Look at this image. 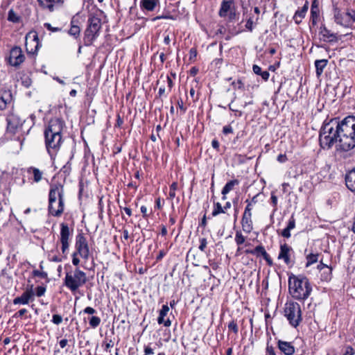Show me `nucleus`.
<instances>
[{
	"instance_id": "58",
	"label": "nucleus",
	"mask_w": 355,
	"mask_h": 355,
	"mask_svg": "<svg viewBox=\"0 0 355 355\" xmlns=\"http://www.w3.org/2000/svg\"><path fill=\"white\" fill-rule=\"evenodd\" d=\"M27 312V310L26 309H20L19 311H17L14 317H21Z\"/></svg>"
},
{
	"instance_id": "9",
	"label": "nucleus",
	"mask_w": 355,
	"mask_h": 355,
	"mask_svg": "<svg viewBox=\"0 0 355 355\" xmlns=\"http://www.w3.org/2000/svg\"><path fill=\"white\" fill-rule=\"evenodd\" d=\"M334 16L335 22L346 28L355 27V10L347 9L342 12L337 8L334 9Z\"/></svg>"
},
{
	"instance_id": "34",
	"label": "nucleus",
	"mask_w": 355,
	"mask_h": 355,
	"mask_svg": "<svg viewBox=\"0 0 355 355\" xmlns=\"http://www.w3.org/2000/svg\"><path fill=\"white\" fill-rule=\"evenodd\" d=\"M225 213V210L223 207H222L220 202H216L214 204V210L212 211V216H216L219 214Z\"/></svg>"
},
{
	"instance_id": "39",
	"label": "nucleus",
	"mask_w": 355,
	"mask_h": 355,
	"mask_svg": "<svg viewBox=\"0 0 355 355\" xmlns=\"http://www.w3.org/2000/svg\"><path fill=\"white\" fill-rule=\"evenodd\" d=\"M178 189V183L173 182L170 186V191L168 193V198L173 199L175 197V191Z\"/></svg>"
},
{
	"instance_id": "8",
	"label": "nucleus",
	"mask_w": 355,
	"mask_h": 355,
	"mask_svg": "<svg viewBox=\"0 0 355 355\" xmlns=\"http://www.w3.org/2000/svg\"><path fill=\"white\" fill-rule=\"evenodd\" d=\"M284 315L292 327H297L302 320L300 305L296 302H287L285 304Z\"/></svg>"
},
{
	"instance_id": "18",
	"label": "nucleus",
	"mask_w": 355,
	"mask_h": 355,
	"mask_svg": "<svg viewBox=\"0 0 355 355\" xmlns=\"http://www.w3.org/2000/svg\"><path fill=\"white\" fill-rule=\"evenodd\" d=\"M293 252V249L286 243L281 244L280 251L278 255L279 259H283L284 263L288 265L291 263V253Z\"/></svg>"
},
{
	"instance_id": "30",
	"label": "nucleus",
	"mask_w": 355,
	"mask_h": 355,
	"mask_svg": "<svg viewBox=\"0 0 355 355\" xmlns=\"http://www.w3.org/2000/svg\"><path fill=\"white\" fill-rule=\"evenodd\" d=\"M239 181L238 180H230L226 183L222 189V195H227L229 192L233 190L234 186L239 185Z\"/></svg>"
},
{
	"instance_id": "36",
	"label": "nucleus",
	"mask_w": 355,
	"mask_h": 355,
	"mask_svg": "<svg viewBox=\"0 0 355 355\" xmlns=\"http://www.w3.org/2000/svg\"><path fill=\"white\" fill-rule=\"evenodd\" d=\"M101 318L98 316H92L91 317V318L89 319V325L92 327V328H96L97 327L100 323H101Z\"/></svg>"
},
{
	"instance_id": "45",
	"label": "nucleus",
	"mask_w": 355,
	"mask_h": 355,
	"mask_svg": "<svg viewBox=\"0 0 355 355\" xmlns=\"http://www.w3.org/2000/svg\"><path fill=\"white\" fill-rule=\"evenodd\" d=\"M232 85L234 87L235 89H243L244 84L241 80H237V81H234Z\"/></svg>"
},
{
	"instance_id": "59",
	"label": "nucleus",
	"mask_w": 355,
	"mask_h": 355,
	"mask_svg": "<svg viewBox=\"0 0 355 355\" xmlns=\"http://www.w3.org/2000/svg\"><path fill=\"white\" fill-rule=\"evenodd\" d=\"M267 355H276L274 348L272 346H267L266 347Z\"/></svg>"
},
{
	"instance_id": "7",
	"label": "nucleus",
	"mask_w": 355,
	"mask_h": 355,
	"mask_svg": "<svg viewBox=\"0 0 355 355\" xmlns=\"http://www.w3.org/2000/svg\"><path fill=\"white\" fill-rule=\"evenodd\" d=\"M87 278L86 273L79 268H76L74 271L67 272L64 278V285L72 292L78 290V288L87 282Z\"/></svg>"
},
{
	"instance_id": "28",
	"label": "nucleus",
	"mask_w": 355,
	"mask_h": 355,
	"mask_svg": "<svg viewBox=\"0 0 355 355\" xmlns=\"http://www.w3.org/2000/svg\"><path fill=\"white\" fill-rule=\"evenodd\" d=\"M158 3H159L158 0H141V7L148 11H153Z\"/></svg>"
},
{
	"instance_id": "31",
	"label": "nucleus",
	"mask_w": 355,
	"mask_h": 355,
	"mask_svg": "<svg viewBox=\"0 0 355 355\" xmlns=\"http://www.w3.org/2000/svg\"><path fill=\"white\" fill-rule=\"evenodd\" d=\"M252 70L255 74L261 76V78L265 81L268 80L269 76H270V73L268 71H262L261 68L257 64H254L252 66Z\"/></svg>"
},
{
	"instance_id": "3",
	"label": "nucleus",
	"mask_w": 355,
	"mask_h": 355,
	"mask_svg": "<svg viewBox=\"0 0 355 355\" xmlns=\"http://www.w3.org/2000/svg\"><path fill=\"white\" fill-rule=\"evenodd\" d=\"M338 150L348 151L355 147V116H348L340 121Z\"/></svg>"
},
{
	"instance_id": "33",
	"label": "nucleus",
	"mask_w": 355,
	"mask_h": 355,
	"mask_svg": "<svg viewBox=\"0 0 355 355\" xmlns=\"http://www.w3.org/2000/svg\"><path fill=\"white\" fill-rule=\"evenodd\" d=\"M318 254H309L306 256V266L309 267V266L316 263L318 260Z\"/></svg>"
},
{
	"instance_id": "38",
	"label": "nucleus",
	"mask_w": 355,
	"mask_h": 355,
	"mask_svg": "<svg viewBox=\"0 0 355 355\" xmlns=\"http://www.w3.org/2000/svg\"><path fill=\"white\" fill-rule=\"evenodd\" d=\"M259 19V17H257L256 18V21H254L252 18L250 17L246 21V24H245V28L250 31V32L252 31L253 28H254V24H256L257 21Z\"/></svg>"
},
{
	"instance_id": "27",
	"label": "nucleus",
	"mask_w": 355,
	"mask_h": 355,
	"mask_svg": "<svg viewBox=\"0 0 355 355\" xmlns=\"http://www.w3.org/2000/svg\"><path fill=\"white\" fill-rule=\"evenodd\" d=\"M295 227V220L292 216L289 220L287 227L284 229L281 233L282 236L284 238L288 239L291 237V230H293Z\"/></svg>"
},
{
	"instance_id": "64",
	"label": "nucleus",
	"mask_w": 355,
	"mask_h": 355,
	"mask_svg": "<svg viewBox=\"0 0 355 355\" xmlns=\"http://www.w3.org/2000/svg\"><path fill=\"white\" fill-rule=\"evenodd\" d=\"M113 346H114L113 341L112 340H110L109 342L106 343L105 349L106 351H108L110 348L113 347Z\"/></svg>"
},
{
	"instance_id": "60",
	"label": "nucleus",
	"mask_w": 355,
	"mask_h": 355,
	"mask_svg": "<svg viewBox=\"0 0 355 355\" xmlns=\"http://www.w3.org/2000/svg\"><path fill=\"white\" fill-rule=\"evenodd\" d=\"M277 161L284 163L287 160V157L286 155L280 154L277 156Z\"/></svg>"
},
{
	"instance_id": "57",
	"label": "nucleus",
	"mask_w": 355,
	"mask_h": 355,
	"mask_svg": "<svg viewBox=\"0 0 355 355\" xmlns=\"http://www.w3.org/2000/svg\"><path fill=\"white\" fill-rule=\"evenodd\" d=\"M166 80L168 84V91L170 92L171 90L172 87H173V82L169 76L166 77Z\"/></svg>"
},
{
	"instance_id": "11",
	"label": "nucleus",
	"mask_w": 355,
	"mask_h": 355,
	"mask_svg": "<svg viewBox=\"0 0 355 355\" xmlns=\"http://www.w3.org/2000/svg\"><path fill=\"white\" fill-rule=\"evenodd\" d=\"M25 46L28 54H35L41 46L37 33L35 31H30L25 37Z\"/></svg>"
},
{
	"instance_id": "21",
	"label": "nucleus",
	"mask_w": 355,
	"mask_h": 355,
	"mask_svg": "<svg viewBox=\"0 0 355 355\" xmlns=\"http://www.w3.org/2000/svg\"><path fill=\"white\" fill-rule=\"evenodd\" d=\"M320 34L322 35L324 42H336L339 40L336 34L331 33L326 27L320 28Z\"/></svg>"
},
{
	"instance_id": "37",
	"label": "nucleus",
	"mask_w": 355,
	"mask_h": 355,
	"mask_svg": "<svg viewBox=\"0 0 355 355\" xmlns=\"http://www.w3.org/2000/svg\"><path fill=\"white\" fill-rule=\"evenodd\" d=\"M32 170L33 173L34 181L36 182H40L42 178V173L37 168H33Z\"/></svg>"
},
{
	"instance_id": "40",
	"label": "nucleus",
	"mask_w": 355,
	"mask_h": 355,
	"mask_svg": "<svg viewBox=\"0 0 355 355\" xmlns=\"http://www.w3.org/2000/svg\"><path fill=\"white\" fill-rule=\"evenodd\" d=\"M8 19L10 21L16 23L19 21V17L17 15V14L12 10H10L8 12Z\"/></svg>"
},
{
	"instance_id": "32",
	"label": "nucleus",
	"mask_w": 355,
	"mask_h": 355,
	"mask_svg": "<svg viewBox=\"0 0 355 355\" xmlns=\"http://www.w3.org/2000/svg\"><path fill=\"white\" fill-rule=\"evenodd\" d=\"M80 26H71L68 33L75 39H78L80 37Z\"/></svg>"
},
{
	"instance_id": "41",
	"label": "nucleus",
	"mask_w": 355,
	"mask_h": 355,
	"mask_svg": "<svg viewBox=\"0 0 355 355\" xmlns=\"http://www.w3.org/2000/svg\"><path fill=\"white\" fill-rule=\"evenodd\" d=\"M259 196V193L255 195L251 200H245V202L247 204V206H250V207H253L254 205H256L258 202L257 198Z\"/></svg>"
},
{
	"instance_id": "29",
	"label": "nucleus",
	"mask_w": 355,
	"mask_h": 355,
	"mask_svg": "<svg viewBox=\"0 0 355 355\" xmlns=\"http://www.w3.org/2000/svg\"><path fill=\"white\" fill-rule=\"evenodd\" d=\"M328 60L326 59L317 60L315 61V67L316 70V74L318 76H320L324 68L327 66Z\"/></svg>"
},
{
	"instance_id": "49",
	"label": "nucleus",
	"mask_w": 355,
	"mask_h": 355,
	"mask_svg": "<svg viewBox=\"0 0 355 355\" xmlns=\"http://www.w3.org/2000/svg\"><path fill=\"white\" fill-rule=\"evenodd\" d=\"M44 27L46 28L49 31L52 32H58L60 31V28L58 27H53L49 23H45L44 24Z\"/></svg>"
},
{
	"instance_id": "63",
	"label": "nucleus",
	"mask_w": 355,
	"mask_h": 355,
	"mask_svg": "<svg viewBox=\"0 0 355 355\" xmlns=\"http://www.w3.org/2000/svg\"><path fill=\"white\" fill-rule=\"evenodd\" d=\"M211 146L214 149L218 150V149H219V142L216 139L212 140V141H211Z\"/></svg>"
},
{
	"instance_id": "22",
	"label": "nucleus",
	"mask_w": 355,
	"mask_h": 355,
	"mask_svg": "<svg viewBox=\"0 0 355 355\" xmlns=\"http://www.w3.org/2000/svg\"><path fill=\"white\" fill-rule=\"evenodd\" d=\"M234 4V0H223L219 10L218 15L221 17H227L228 13L232 11Z\"/></svg>"
},
{
	"instance_id": "53",
	"label": "nucleus",
	"mask_w": 355,
	"mask_h": 355,
	"mask_svg": "<svg viewBox=\"0 0 355 355\" xmlns=\"http://www.w3.org/2000/svg\"><path fill=\"white\" fill-rule=\"evenodd\" d=\"M270 200H271V202L272 204V206L275 208L274 209L275 211L277 209V196L273 193L271 194Z\"/></svg>"
},
{
	"instance_id": "61",
	"label": "nucleus",
	"mask_w": 355,
	"mask_h": 355,
	"mask_svg": "<svg viewBox=\"0 0 355 355\" xmlns=\"http://www.w3.org/2000/svg\"><path fill=\"white\" fill-rule=\"evenodd\" d=\"M77 252H74L73 254V259H72V263L74 266H78L80 263V260L78 258L76 257Z\"/></svg>"
},
{
	"instance_id": "55",
	"label": "nucleus",
	"mask_w": 355,
	"mask_h": 355,
	"mask_svg": "<svg viewBox=\"0 0 355 355\" xmlns=\"http://www.w3.org/2000/svg\"><path fill=\"white\" fill-rule=\"evenodd\" d=\"M6 106L7 101L3 97H0V112L5 110Z\"/></svg>"
},
{
	"instance_id": "25",
	"label": "nucleus",
	"mask_w": 355,
	"mask_h": 355,
	"mask_svg": "<svg viewBox=\"0 0 355 355\" xmlns=\"http://www.w3.org/2000/svg\"><path fill=\"white\" fill-rule=\"evenodd\" d=\"M345 183L349 190L355 192V168L346 175Z\"/></svg>"
},
{
	"instance_id": "51",
	"label": "nucleus",
	"mask_w": 355,
	"mask_h": 355,
	"mask_svg": "<svg viewBox=\"0 0 355 355\" xmlns=\"http://www.w3.org/2000/svg\"><path fill=\"white\" fill-rule=\"evenodd\" d=\"M228 17H229V20L230 21H233V20H236L238 15L236 13V11L234 10H232V11H230L229 13H228Z\"/></svg>"
},
{
	"instance_id": "35",
	"label": "nucleus",
	"mask_w": 355,
	"mask_h": 355,
	"mask_svg": "<svg viewBox=\"0 0 355 355\" xmlns=\"http://www.w3.org/2000/svg\"><path fill=\"white\" fill-rule=\"evenodd\" d=\"M245 241V237L240 231H237L235 234V242L238 245L243 244Z\"/></svg>"
},
{
	"instance_id": "44",
	"label": "nucleus",
	"mask_w": 355,
	"mask_h": 355,
	"mask_svg": "<svg viewBox=\"0 0 355 355\" xmlns=\"http://www.w3.org/2000/svg\"><path fill=\"white\" fill-rule=\"evenodd\" d=\"M62 322V318L61 315L55 314L52 318V322L56 325L60 324Z\"/></svg>"
},
{
	"instance_id": "17",
	"label": "nucleus",
	"mask_w": 355,
	"mask_h": 355,
	"mask_svg": "<svg viewBox=\"0 0 355 355\" xmlns=\"http://www.w3.org/2000/svg\"><path fill=\"white\" fill-rule=\"evenodd\" d=\"M245 253L246 254H250L256 255L257 257L262 256L263 259L267 262L268 265L271 266L273 264L272 260L269 256V254L266 251L264 247L261 245H257L254 249L253 250H246L245 251Z\"/></svg>"
},
{
	"instance_id": "23",
	"label": "nucleus",
	"mask_w": 355,
	"mask_h": 355,
	"mask_svg": "<svg viewBox=\"0 0 355 355\" xmlns=\"http://www.w3.org/2000/svg\"><path fill=\"white\" fill-rule=\"evenodd\" d=\"M278 347L285 355H293L295 352V347L291 343L279 340Z\"/></svg>"
},
{
	"instance_id": "15",
	"label": "nucleus",
	"mask_w": 355,
	"mask_h": 355,
	"mask_svg": "<svg viewBox=\"0 0 355 355\" xmlns=\"http://www.w3.org/2000/svg\"><path fill=\"white\" fill-rule=\"evenodd\" d=\"M24 60V55L21 48L15 46L10 52L9 62L12 66L17 67Z\"/></svg>"
},
{
	"instance_id": "52",
	"label": "nucleus",
	"mask_w": 355,
	"mask_h": 355,
	"mask_svg": "<svg viewBox=\"0 0 355 355\" xmlns=\"http://www.w3.org/2000/svg\"><path fill=\"white\" fill-rule=\"evenodd\" d=\"M355 351L351 346H347L345 348L344 355H354Z\"/></svg>"
},
{
	"instance_id": "62",
	"label": "nucleus",
	"mask_w": 355,
	"mask_h": 355,
	"mask_svg": "<svg viewBox=\"0 0 355 355\" xmlns=\"http://www.w3.org/2000/svg\"><path fill=\"white\" fill-rule=\"evenodd\" d=\"M189 94L191 97L193 98V101H196L198 99V97L195 96V89L193 87L191 88Z\"/></svg>"
},
{
	"instance_id": "56",
	"label": "nucleus",
	"mask_w": 355,
	"mask_h": 355,
	"mask_svg": "<svg viewBox=\"0 0 355 355\" xmlns=\"http://www.w3.org/2000/svg\"><path fill=\"white\" fill-rule=\"evenodd\" d=\"M70 25L71 26H79L80 25L79 19L76 16H73L71 19Z\"/></svg>"
},
{
	"instance_id": "24",
	"label": "nucleus",
	"mask_w": 355,
	"mask_h": 355,
	"mask_svg": "<svg viewBox=\"0 0 355 355\" xmlns=\"http://www.w3.org/2000/svg\"><path fill=\"white\" fill-rule=\"evenodd\" d=\"M309 9V2L306 1L304 5L300 8L296 10L293 16V19L297 24H300L306 16V14Z\"/></svg>"
},
{
	"instance_id": "2",
	"label": "nucleus",
	"mask_w": 355,
	"mask_h": 355,
	"mask_svg": "<svg viewBox=\"0 0 355 355\" xmlns=\"http://www.w3.org/2000/svg\"><path fill=\"white\" fill-rule=\"evenodd\" d=\"M64 123L60 119H51L44 130L45 145L49 154L52 157L58 153L62 143L61 133Z\"/></svg>"
},
{
	"instance_id": "26",
	"label": "nucleus",
	"mask_w": 355,
	"mask_h": 355,
	"mask_svg": "<svg viewBox=\"0 0 355 355\" xmlns=\"http://www.w3.org/2000/svg\"><path fill=\"white\" fill-rule=\"evenodd\" d=\"M61 0H37L39 5L43 9H48L52 12L53 10V6L55 3H58Z\"/></svg>"
},
{
	"instance_id": "42",
	"label": "nucleus",
	"mask_w": 355,
	"mask_h": 355,
	"mask_svg": "<svg viewBox=\"0 0 355 355\" xmlns=\"http://www.w3.org/2000/svg\"><path fill=\"white\" fill-rule=\"evenodd\" d=\"M199 242H200V245H199V247H198L199 250L201 252H205V249L207 248V239H205V238H200L199 239Z\"/></svg>"
},
{
	"instance_id": "16",
	"label": "nucleus",
	"mask_w": 355,
	"mask_h": 355,
	"mask_svg": "<svg viewBox=\"0 0 355 355\" xmlns=\"http://www.w3.org/2000/svg\"><path fill=\"white\" fill-rule=\"evenodd\" d=\"M33 285L27 288L26 291L19 297H17L13 300L14 304H28L30 301L34 299V291Z\"/></svg>"
},
{
	"instance_id": "4",
	"label": "nucleus",
	"mask_w": 355,
	"mask_h": 355,
	"mask_svg": "<svg viewBox=\"0 0 355 355\" xmlns=\"http://www.w3.org/2000/svg\"><path fill=\"white\" fill-rule=\"evenodd\" d=\"M288 291L293 298L304 300L311 295L312 287L306 277L291 275L288 277Z\"/></svg>"
},
{
	"instance_id": "48",
	"label": "nucleus",
	"mask_w": 355,
	"mask_h": 355,
	"mask_svg": "<svg viewBox=\"0 0 355 355\" xmlns=\"http://www.w3.org/2000/svg\"><path fill=\"white\" fill-rule=\"evenodd\" d=\"M144 355H155V354L154 349L150 345H147L144 347Z\"/></svg>"
},
{
	"instance_id": "5",
	"label": "nucleus",
	"mask_w": 355,
	"mask_h": 355,
	"mask_svg": "<svg viewBox=\"0 0 355 355\" xmlns=\"http://www.w3.org/2000/svg\"><path fill=\"white\" fill-rule=\"evenodd\" d=\"M64 187L56 184L51 187L49 194V212L53 216L59 217L64 211Z\"/></svg>"
},
{
	"instance_id": "47",
	"label": "nucleus",
	"mask_w": 355,
	"mask_h": 355,
	"mask_svg": "<svg viewBox=\"0 0 355 355\" xmlns=\"http://www.w3.org/2000/svg\"><path fill=\"white\" fill-rule=\"evenodd\" d=\"M46 288L44 286H37L36 288V295L37 297H42L45 294Z\"/></svg>"
},
{
	"instance_id": "54",
	"label": "nucleus",
	"mask_w": 355,
	"mask_h": 355,
	"mask_svg": "<svg viewBox=\"0 0 355 355\" xmlns=\"http://www.w3.org/2000/svg\"><path fill=\"white\" fill-rule=\"evenodd\" d=\"M83 313L92 315L96 313V311L92 307L87 306L83 310Z\"/></svg>"
},
{
	"instance_id": "14",
	"label": "nucleus",
	"mask_w": 355,
	"mask_h": 355,
	"mask_svg": "<svg viewBox=\"0 0 355 355\" xmlns=\"http://www.w3.org/2000/svg\"><path fill=\"white\" fill-rule=\"evenodd\" d=\"M60 227V243L62 244L61 249L62 253L65 254L69 246V240L70 236V230L67 224L62 223Z\"/></svg>"
},
{
	"instance_id": "12",
	"label": "nucleus",
	"mask_w": 355,
	"mask_h": 355,
	"mask_svg": "<svg viewBox=\"0 0 355 355\" xmlns=\"http://www.w3.org/2000/svg\"><path fill=\"white\" fill-rule=\"evenodd\" d=\"M7 132L15 135L21 130L23 121L17 115L11 114L7 116Z\"/></svg>"
},
{
	"instance_id": "19",
	"label": "nucleus",
	"mask_w": 355,
	"mask_h": 355,
	"mask_svg": "<svg viewBox=\"0 0 355 355\" xmlns=\"http://www.w3.org/2000/svg\"><path fill=\"white\" fill-rule=\"evenodd\" d=\"M320 17L319 2L318 0H313L311 7L310 21L313 26L316 25Z\"/></svg>"
},
{
	"instance_id": "46",
	"label": "nucleus",
	"mask_w": 355,
	"mask_h": 355,
	"mask_svg": "<svg viewBox=\"0 0 355 355\" xmlns=\"http://www.w3.org/2000/svg\"><path fill=\"white\" fill-rule=\"evenodd\" d=\"M33 274L35 277H39L42 279H45L47 277V273L46 272H40L37 270H33Z\"/></svg>"
},
{
	"instance_id": "10",
	"label": "nucleus",
	"mask_w": 355,
	"mask_h": 355,
	"mask_svg": "<svg viewBox=\"0 0 355 355\" xmlns=\"http://www.w3.org/2000/svg\"><path fill=\"white\" fill-rule=\"evenodd\" d=\"M75 248L76 252L83 259L87 260L89 255V248L86 237L83 233H79L76 237Z\"/></svg>"
},
{
	"instance_id": "1",
	"label": "nucleus",
	"mask_w": 355,
	"mask_h": 355,
	"mask_svg": "<svg viewBox=\"0 0 355 355\" xmlns=\"http://www.w3.org/2000/svg\"><path fill=\"white\" fill-rule=\"evenodd\" d=\"M340 121L334 118L329 121H324L320 130L319 142L323 149H330L336 145L338 150V140L340 134Z\"/></svg>"
},
{
	"instance_id": "50",
	"label": "nucleus",
	"mask_w": 355,
	"mask_h": 355,
	"mask_svg": "<svg viewBox=\"0 0 355 355\" xmlns=\"http://www.w3.org/2000/svg\"><path fill=\"white\" fill-rule=\"evenodd\" d=\"M223 132L225 135H228L233 132V129L230 125H225L223 128Z\"/></svg>"
},
{
	"instance_id": "6",
	"label": "nucleus",
	"mask_w": 355,
	"mask_h": 355,
	"mask_svg": "<svg viewBox=\"0 0 355 355\" xmlns=\"http://www.w3.org/2000/svg\"><path fill=\"white\" fill-rule=\"evenodd\" d=\"M102 27L101 19L97 17L92 16L88 19V26L84 32V44L90 46L94 41L99 36Z\"/></svg>"
},
{
	"instance_id": "20",
	"label": "nucleus",
	"mask_w": 355,
	"mask_h": 355,
	"mask_svg": "<svg viewBox=\"0 0 355 355\" xmlns=\"http://www.w3.org/2000/svg\"><path fill=\"white\" fill-rule=\"evenodd\" d=\"M168 306L167 304H164L159 311V316L157 318V322L159 324H164L166 327L171 325V321L169 319L164 320V317L168 314Z\"/></svg>"
},
{
	"instance_id": "43",
	"label": "nucleus",
	"mask_w": 355,
	"mask_h": 355,
	"mask_svg": "<svg viewBox=\"0 0 355 355\" xmlns=\"http://www.w3.org/2000/svg\"><path fill=\"white\" fill-rule=\"evenodd\" d=\"M228 329L229 330L232 331L234 334H237L239 331L238 325L234 320L231 321L228 324Z\"/></svg>"
},
{
	"instance_id": "13",
	"label": "nucleus",
	"mask_w": 355,
	"mask_h": 355,
	"mask_svg": "<svg viewBox=\"0 0 355 355\" xmlns=\"http://www.w3.org/2000/svg\"><path fill=\"white\" fill-rule=\"evenodd\" d=\"M252 207L247 206L245 208L241 219V226L243 230L246 233H250L253 230V223L252 220Z\"/></svg>"
}]
</instances>
